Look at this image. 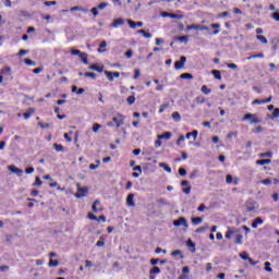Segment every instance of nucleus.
I'll list each match as a JSON object with an SVG mask.
<instances>
[{
    "label": "nucleus",
    "instance_id": "4468645a",
    "mask_svg": "<svg viewBox=\"0 0 279 279\" xmlns=\"http://www.w3.org/2000/svg\"><path fill=\"white\" fill-rule=\"evenodd\" d=\"M263 223H264L263 218L257 217L254 219V221L252 222L251 226H252V228L256 229V228H258V226H263Z\"/></svg>",
    "mask_w": 279,
    "mask_h": 279
},
{
    "label": "nucleus",
    "instance_id": "2eb2a0df",
    "mask_svg": "<svg viewBox=\"0 0 279 279\" xmlns=\"http://www.w3.org/2000/svg\"><path fill=\"white\" fill-rule=\"evenodd\" d=\"M210 27H211V29H215L213 32L214 36H217V34H219L221 32V29H220L221 24H219V23L210 24Z\"/></svg>",
    "mask_w": 279,
    "mask_h": 279
},
{
    "label": "nucleus",
    "instance_id": "49530a36",
    "mask_svg": "<svg viewBox=\"0 0 279 279\" xmlns=\"http://www.w3.org/2000/svg\"><path fill=\"white\" fill-rule=\"evenodd\" d=\"M129 106H133V104L136 102V97L134 96H129L128 99H126Z\"/></svg>",
    "mask_w": 279,
    "mask_h": 279
},
{
    "label": "nucleus",
    "instance_id": "ea45409f",
    "mask_svg": "<svg viewBox=\"0 0 279 279\" xmlns=\"http://www.w3.org/2000/svg\"><path fill=\"white\" fill-rule=\"evenodd\" d=\"M39 128H41V130H49V128H51V125L49 123H45V122H38Z\"/></svg>",
    "mask_w": 279,
    "mask_h": 279
},
{
    "label": "nucleus",
    "instance_id": "dca6fc26",
    "mask_svg": "<svg viewBox=\"0 0 279 279\" xmlns=\"http://www.w3.org/2000/svg\"><path fill=\"white\" fill-rule=\"evenodd\" d=\"M155 274H160V267L155 266L149 270V278L150 279H156V277L154 276Z\"/></svg>",
    "mask_w": 279,
    "mask_h": 279
},
{
    "label": "nucleus",
    "instance_id": "0eeeda50",
    "mask_svg": "<svg viewBox=\"0 0 279 279\" xmlns=\"http://www.w3.org/2000/svg\"><path fill=\"white\" fill-rule=\"evenodd\" d=\"M86 195H88V187H78L75 197L82 199V197H86Z\"/></svg>",
    "mask_w": 279,
    "mask_h": 279
},
{
    "label": "nucleus",
    "instance_id": "a211bd4d",
    "mask_svg": "<svg viewBox=\"0 0 279 279\" xmlns=\"http://www.w3.org/2000/svg\"><path fill=\"white\" fill-rule=\"evenodd\" d=\"M106 47H108V43L106 40H102L98 48V53H106Z\"/></svg>",
    "mask_w": 279,
    "mask_h": 279
},
{
    "label": "nucleus",
    "instance_id": "9b49d317",
    "mask_svg": "<svg viewBox=\"0 0 279 279\" xmlns=\"http://www.w3.org/2000/svg\"><path fill=\"white\" fill-rule=\"evenodd\" d=\"M121 25H125L123 17L114 19L110 26L117 29V27H121Z\"/></svg>",
    "mask_w": 279,
    "mask_h": 279
},
{
    "label": "nucleus",
    "instance_id": "8fccbe9b",
    "mask_svg": "<svg viewBox=\"0 0 279 279\" xmlns=\"http://www.w3.org/2000/svg\"><path fill=\"white\" fill-rule=\"evenodd\" d=\"M265 271L271 272L274 269H271V263L265 262Z\"/></svg>",
    "mask_w": 279,
    "mask_h": 279
},
{
    "label": "nucleus",
    "instance_id": "a878e982",
    "mask_svg": "<svg viewBox=\"0 0 279 279\" xmlns=\"http://www.w3.org/2000/svg\"><path fill=\"white\" fill-rule=\"evenodd\" d=\"M256 165L264 166V165H271V159H259L256 161Z\"/></svg>",
    "mask_w": 279,
    "mask_h": 279
},
{
    "label": "nucleus",
    "instance_id": "37998d69",
    "mask_svg": "<svg viewBox=\"0 0 279 279\" xmlns=\"http://www.w3.org/2000/svg\"><path fill=\"white\" fill-rule=\"evenodd\" d=\"M171 256H180L181 258H184V255H182V251L180 250L172 251Z\"/></svg>",
    "mask_w": 279,
    "mask_h": 279
},
{
    "label": "nucleus",
    "instance_id": "bb28decb",
    "mask_svg": "<svg viewBox=\"0 0 279 279\" xmlns=\"http://www.w3.org/2000/svg\"><path fill=\"white\" fill-rule=\"evenodd\" d=\"M99 204H101L100 202H99V199H96L95 202H94V204H93V206H92V210H93V213H99V208H97V206H99Z\"/></svg>",
    "mask_w": 279,
    "mask_h": 279
},
{
    "label": "nucleus",
    "instance_id": "774afa93",
    "mask_svg": "<svg viewBox=\"0 0 279 279\" xmlns=\"http://www.w3.org/2000/svg\"><path fill=\"white\" fill-rule=\"evenodd\" d=\"M170 19H182V15L175 14V13H170Z\"/></svg>",
    "mask_w": 279,
    "mask_h": 279
},
{
    "label": "nucleus",
    "instance_id": "4c0bfd02",
    "mask_svg": "<svg viewBox=\"0 0 279 279\" xmlns=\"http://www.w3.org/2000/svg\"><path fill=\"white\" fill-rule=\"evenodd\" d=\"M84 76L92 77V80H97V74H95V72H85Z\"/></svg>",
    "mask_w": 279,
    "mask_h": 279
},
{
    "label": "nucleus",
    "instance_id": "6ab92c4d",
    "mask_svg": "<svg viewBox=\"0 0 279 279\" xmlns=\"http://www.w3.org/2000/svg\"><path fill=\"white\" fill-rule=\"evenodd\" d=\"M34 112H36V109H34V108L27 109V111L23 113L24 119L25 120L29 119L32 117V114H34Z\"/></svg>",
    "mask_w": 279,
    "mask_h": 279
},
{
    "label": "nucleus",
    "instance_id": "f03ea898",
    "mask_svg": "<svg viewBox=\"0 0 279 279\" xmlns=\"http://www.w3.org/2000/svg\"><path fill=\"white\" fill-rule=\"evenodd\" d=\"M70 51L72 56H78L83 64H88V54L86 52H82L81 50H77L75 48H71Z\"/></svg>",
    "mask_w": 279,
    "mask_h": 279
},
{
    "label": "nucleus",
    "instance_id": "c85d7f7f",
    "mask_svg": "<svg viewBox=\"0 0 279 279\" xmlns=\"http://www.w3.org/2000/svg\"><path fill=\"white\" fill-rule=\"evenodd\" d=\"M201 90H202V94H203V95H210V93H211V89L208 88V86H206V85H203V86L201 87Z\"/></svg>",
    "mask_w": 279,
    "mask_h": 279
},
{
    "label": "nucleus",
    "instance_id": "39448f33",
    "mask_svg": "<svg viewBox=\"0 0 279 279\" xmlns=\"http://www.w3.org/2000/svg\"><path fill=\"white\" fill-rule=\"evenodd\" d=\"M186 29L187 31L199 29L201 32H208L209 31L208 26L202 25V24H191V25H187Z\"/></svg>",
    "mask_w": 279,
    "mask_h": 279
},
{
    "label": "nucleus",
    "instance_id": "13d9d810",
    "mask_svg": "<svg viewBox=\"0 0 279 279\" xmlns=\"http://www.w3.org/2000/svg\"><path fill=\"white\" fill-rule=\"evenodd\" d=\"M228 69H232L233 71H236V69H239V65H236L235 63H227Z\"/></svg>",
    "mask_w": 279,
    "mask_h": 279
},
{
    "label": "nucleus",
    "instance_id": "4be33fe9",
    "mask_svg": "<svg viewBox=\"0 0 279 279\" xmlns=\"http://www.w3.org/2000/svg\"><path fill=\"white\" fill-rule=\"evenodd\" d=\"M0 73H1V75H9L10 76V75H12V68L5 66V68L0 70Z\"/></svg>",
    "mask_w": 279,
    "mask_h": 279
},
{
    "label": "nucleus",
    "instance_id": "f3484780",
    "mask_svg": "<svg viewBox=\"0 0 279 279\" xmlns=\"http://www.w3.org/2000/svg\"><path fill=\"white\" fill-rule=\"evenodd\" d=\"M133 171H138V172H133V178H140L141 174L143 173V168L141 166H135L133 168Z\"/></svg>",
    "mask_w": 279,
    "mask_h": 279
},
{
    "label": "nucleus",
    "instance_id": "79ce46f5",
    "mask_svg": "<svg viewBox=\"0 0 279 279\" xmlns=\"http://www.w3.org/2000/svg\"><path fill=\"white\" fill-rule=\"evenodd\" d=\"M195 101L196 104H206V98L204 96H197Z\"/></svg>",
    "mask_w": 279,
    "mask_h": 279
},
{
    "label": "nucleus",
    "instance_id": "864d4df0",
    "mask_svg": "<svg viewBox=\"0 0 279 279\" xmlns=\"http://www.w3.org/2000/svg\"><path fill=\"white\" fill-rule=\"evenodd\" d=\"M24 62H25V64H27L28 66H36V62L33 61L32 59H25Z\"/></svg>",
    "mask_w": 279,
    "mask_h": 279
},
{
    "label": "nucleus",
    "instance_id": "aec40b11",
    "mask_svg": "<svg viewBox=\"0 0 279 279\" xmlns=\"http://www.w3.org/2000/svg\"><path fill=\"white\" fill-rule=\"evenodd\" d=\"M198 134H199V132H197V130H194V131H192V132L186 133L185 138H191V137H193L194 141H196Z\"/></svg>",
    "mask_w": 279,
    "mask_h": 279
},
{
    "label": "nucleus",
    "instance_id": "c756f323",
    "mask_svg": "<svg viewBox=\"0 0 279 279\" xmlns=\"http://www.w3.org/2000/svg\"><path fill=\"white\" fill-rule=\"evenodd\" d=\"M256 58H265V54L263 52L252 54V56L247 57L246 60H254Z\"/></svg>",
    "mask_w": 279,
    "mask_h": 279
},
{
    "label": "nucleus",
    "instance_id": "1a4fd4ad",
    "mask_svg": "<svg viewBox=\"0 0 279 279\" xmlns=\"http://www.w3.org/2000/svg\"><path fill=\"white\" fill-rule=\"evenodd\" d=\"M236 232H239V229L228 227V230H227V232L225 234V238L228 241H230V239H232V236H234V234H236Z\"/></svg>",
    "mask_w": 279,
    "mask_h": 279
},
{
    "label": "nucleus",
    "instance_id": "20e7f679",
    "mask_svg": "<svg viewBox=\"0 0 279 279\" xmlns=\"http://www.w3.org/2000/svg\"><path fill=\"white\" fill-rule=\"evenodd\" d=\"M174 228H180V226H183L185 230L189 229V222L186 221V218L180 217L178 220L173 221Z\"/></svg>",
    "mask_w": 279,
    "mask_h": 279
},
{
    "label": "nucleus",
    "instance_id": "f8f14e48",
    "mask_svg": "<svg viewBox=\"0 0 279 279\" xmlns=\"http://www.w3.org/2000/svg\"><path fill=\"white\" fill-rule=\"evenodd\" d=\"M9 171H11L12 173H15V175H19V178H21L23 175V170L17 168L14 165H11L8 167Z\"/></svg>",
    "mask_w": 279,
    "mask_h": 279
},
{
    "label": "nucleus",
    "instance_id": "e2e57ef3",
    "mask_svg": "<svg viewBox=\"0 0 279 279\" xmlns=\"http://www.w3.org/2000/svg\"><path fill=\"white\" fill-rule=\"evenodd\" d=\"M226 182H227V184H232V182H233L232 174H227Z\"/></svg>",
    "mask_w": 279,
    "mask_h": 279
},
{
    "label": "nucleus",
    "instance_id": "3c124183",
    "mask_svg": "<svg viewBox=\"0 0 279 279\" xmlns=\"http://www.w3.org/2000/svg\"><path fill=\"white\" fill-rule=\"evenodd\" d=\"M90 12L94 17L99 16V9H97V7L92 8Z\"/></svg>",
    "mask_w": 279,
    "mask_h": 279
},
{
    "label": "nucleus",
    "instance_id": "393cba45",
    "mask_svg": "<svg viewBox=\"0 0 279 279\" xmlns=\"http://www.w3.org/2000/svg\"><path fill=\"white\" fill-rule=\"evenodd\" d=\"M70 11L71 12H84V13H86V12H88V9H85V8H81V7H72L71 9H70Z\"/></svg>",
    "mask_w": 279,
    "mask_h": 279
},
{
    "label": "nucleus",
    "instance_id": "423d86ee",
    "mask_svg": "<svg viewBox=\"0 0 279 279\" xmlns=\"http://www.w3.org/2000/svg\"><path fill=\"white\" fill-rule=\"evenodd\" d=\"M104 73L106 74L109 82H114V77H121V73L119 72H110L108 70H105Z\"/></svg>",
    "mask_w": 279,
    "mask_h": 279
},
{
    "label": "nucleus",
    "instance_id": "09e8293b",
    "mask_svg": "<svg viewBox=\"0 0 279 279\" xmlns=\"http://www.w3.org/2000/svg\"><path fill=\"white\" fill-rule=\"evenodd\" d=\"M33 186H43V180H40V177H36Z\"/></svg>",
    "mask_w": 279,
    "mask_h": 279
},
{
    "label": "nucleus",
    "instance_id": "6e6552de",
    "mask_svg": "<svg viewBox=\"0 0 279 279\" xmlns=\"http://www.w3.org/2000/svg\"><path fill=\"white\" fill-rule=\"evenodd\" d=\"M184 64H186V57L182 56L179 61L174 62V69L180 71V69H184Z\"/></svg>",
    "mask_w": 279,
    "mask_h": 279
},
{
    "label": "nucleus",
    "instance_id": "473e14b6",
    "mask_svg": "<svg viewBox=\"0 0 279 279\" xmlns=\"http://www.w3.org/2000/svg\"><path fill=\"white\" fill-rule=\"evenodd\" d=\"M172 119H173V121H181L182 120V117L180 116V112H178V111H174L173 113H172Z\"/></svg>",
    "mask_w": 279,
    "mask_h": 279
},
{
    "label": "nucleus",
    "instance_id": "b1692460",
    "mask_svg": "<svg viewBox=\"0 0 279 279\" xmlns=\"http://www.w3.org/2000/svg\"><path fill=\"white\" fill-rule=\"evenodd\" d=\"M235 245H243V234L241 233H238L235 235V242H234Z\"/></svg>",
    "mask_w": 279,
    "mask_h": 279
},
{
    "label": "nucleus",
    "instance_id": "412c9836",
    "mask_svg": "<svg viewBox=\"0 0 279 279\" xmlns=\"http://www.w3.org/2000/svg\"><path fill=\"white\" fill-rule=\"evenodd\" d=\"M126 204H128V206H136V204L134 203V194H129L128 195Z\"/></svg>",
    "mask_w": 279,
    "mask_h": 279
},
{
    "label": "nucleus",
    "instance_id": "680f3d73",
    "mask_svg": "<svg viewBox=\"0 0 279 279\" xmlns=\"http://www.w3.org/2000/svg\"><path fill=\"white\" fill-rule=\"evenodd\" d=\"M278 117H279V108H276L272 111V119H278Z\"/></svg>",
    "mask_w": 279,
    "mask_h": 279
},
{
    "label": "nucleus",
    "instance_id": "f704fd0d",
    "mask_svg": "<svg viewBox=\"0 0 279 279\" xmlns=\"http://www.w3.org/2000/svg\"><path fill=\"white\" fill-rule=\"evenodd\" d=\"M168 108H169V102L162 104L159 107V114H162V112H165Z\"/></svg>",
    "mask_w": 279,
    "mask_h": 279
},
{
    "label": "nucleus",
    "instance_id": "6e6d98bb",
    "mask_svg": "<svg viewBox=\"0 0 279 279\" xmlns=\"http://www.w3.org/2000/svg\"><path fill=\"white\" fill-rule=\"evenodd\" d=\"M96 8H97V10H106V8H108V2H101Z\"/></svg>",
    "mask_w": 279,
    "mask_h": 279
},
{
    "label": "nucleus",
    "instance_id": "0e129e2a",
    "mask_svg": "<svg viewBox=\"0 0 279 279\" xmlns=\"http://www.w3.org/2000/svg\"><path fill=\"white\" fill-rule=\"evenodd\" d=\"M43 66H39V68H36V69H34L33 70V73L35 74V75H38V73H43Z\"/></svg>",
    "mask_w": 279,
    "mask_h": 279
},
{
    "label": "nucleus",
    "instance_id": "c03bdc74",
    "mask_svg": "<svg viewBox=\"0 0 279 279\" xmlns=\"http://www.w3.org/2000/svg\"><path fill=\"white\" fill-rule=\"evenodd\" d=\"M179 43H189V35H183L177 38Z\"/></svg>",
    "mask_w": 279,
    "mask_h": 279
},
{
    "label": "nucleus",
    "instance_id": "69168bd1",
    "mask_svg": "<svg viewBox=\"0 0 279 279\" xmlns=\"http://www.w3.org/2000/svg\"><path fill=\"white\" fill-rule=\"evenodd\" d=\"M179 175H181L182 178H184V175H186V169L180 168V169H179Z\"/></svg>",
    "mask_w": 279,
    "mask_h": 279
},
{
    "label": "nucleus",
    "instance_id": "de8ad7c7",
    "mask_svg": "<svg viewBox=\"0 0 279 279\" xmlns=\"http://www.w3.org/2000/svg\"><path fill=\"white\" fill-rule=\"evenodd\" d=\"M93 132L97 133L99 130H101V124L99 123H94L92 128Z\"/></svg>",
    "mask_w": 279,
    "mask_h": 279
},
{
    "label": "nucleus",
    "instance_id": "ddd939ff",
    "mask_svg": "<svg viewBox=\"0 0 279 279\" xmlns=\"http://www.w3.org/2000/svg\"><path fill=\"white\" fill-rule=\"evenodd\" d=\"M90 71H97V73H104V65L97 63L89 65Z\"/></svg>",
    "mask_w": 279,
    "mask_h": 279
},
{
    "label": "nucleus",
    "instance_id": "a18cd8bd",
    "mask_svg": "<svg viewBox=\"0 0 279 279\" xmlns=\"http://www.w3.org/2000/svg\"><path fill=\"white\" fill-rule=\"evenodd\" d=\"M106 240L104 239V236H100L99 241L96 243L97 247H104V245H106Z\"/></svg>",
    "mask_w": 279,
    "mask_h": 279
},
{
    "label": "nucleus",
    "instance_id": "7ed1b4c3",
    "mask_svg": "<svg viewBox=\"0 0 279 279\" xmlns=\"http://www.w3.org/2000/svg\"><path fill=\"white\" fill-rule=\"evenodd\" d=\"M112 121L116 123V128H121V125H125V116L118 112L116 117L112 118Z\"/></svg>",
    "mask_w": 279,
    "mask_h": 279
},
{
    "label": "nucleus",
    "instance_id": "72a5a7b5",
    "mask_svg": "<svg viewBox=\"0 0 279 279\" xmlns=\"http://www.w3.org/2000/svg\"><path fill=\"white\" fill-rule=\"evenodd\" d=\"M181 80H193V74L191 73H183L180 75Z\"/></svg>",
    "mask_w": 279,
    "mask_h": 279
},
{
    "label": "nucleus",
    "instance_id": "cd10ccee",
    "mask_svg": "<svg viewBox=\"0 0 279 279\" xmlns=\"http://www.w3.org/2000/svg\"><path fill=\"white\" fill-rule=\"evenodd\" d=\"M202 221H204V219L202 217H194V218H192V223L194 226H199V223H202Z\"/></svg>",
    "mask_w": 279,
    "mask_h": 279
},
{
    "label": "nucleus",
    "instance_id": "e433bc0d",
    "mask_svg": "<svg viewBox=\"0 0 279 279\" xmlns=\"http://www.w3.org/2000/svg\"><path fill=\"white\" fill-rule=\"evenodd\" d=\"M159 167L165 169L167 171V173H171V167H169V165L161 162V163H159Z\"/></svg>",
    "mask_w": 279,
    "mask_h": 279
},
{
    "label": "nucleus",
    "instance_id": "58836bf2",
    "mask_svg": "<svg viewBox=\"0 0 279 279\" xmlns=\"http://www.w3.org/2000/svg\"><path fill=\"white\" fill-rule=\"evenodd\" d=\"M271 156H274V153H271V151H266V153L259 154L260 158H271Z\"/></svg>",
    "mask_w": 279,
    "mask_h": 279
},
{
    "label": "nucleus",
    "instance_id": "2f4dec72",
    "mask_svg": "<svg viewBox=\"0 0 279 279\" xmlns=\"http://www.w3.org/2000/svg\"><path fill=\"white\" fill-rule=\"evenodd\" d=\"M211 74L216 80H221V72L219 70H213Z\"/></svg>",
    "mask_w": 279,
    "mask_h": 279
},
{
    "label": "nucleus",
    "instance_id": "603ef678",
    "mask_svg": "<svg viewBox=\"0 0 279 279\" xmlns=\"http://www.w3.org/2000/svg\"><path fill=\"white\" fill-rule=\"evenodd\" d=\"M126 23L129 24L131 29H136V22H134L132 20H126Z\"/></svg>",
    "mask_w": 279,
    "mask_h": 279
},
{
    "label": "nucleus",
    "instance_id": "4d7b16f0",
    "mask_svg": "<svg viewBox=\"0 0 279 279\" xmlns=\"http://www.w3.org/2000/svg\"><path fill=\"white\" fill-rule=\"evenodd\" d=\"M138 77H141V70L135 69L133 80H138Z\"/></svg>",
    "mask_w": 279,
    "mask_h": 279
},
{
    "label": "nucleus",
    "instance_id": "5701e85b",
    "mask_svg": "<svg viewBox=\"0 0 279 279\" xmlns=\"http://www.w3.org/2000/svg\"><path fill=\"white\" fill-rule=\"evenodd\" d=\"M157 138H159V141H162V138H165L166 141H169L171 138V132H166L163 134H160L157 136Z\"/></svg>",
    "mask_w": 279,
    "mask_h": 279
},
{
    "label": "nucleus",
    "instance_id": "a19ab883",
    "mask_svg": "<svg viewBox=\"0 0 279 279\" xmlns=\"http://www.w3.org/2000/svg\"><path fill=\"white\" fill-rule=\"evenodd\" d=\"M53 149H56L57 151H64V146L61 144H53Z\"/></svg>",
    "mask_w": 279,
    "mask_h": 279
},
{
    "label": "nucleus",
    "instance_id": "9d476101",
    "mask_svg": "<svg viewBox=\"0 0 279 279\" xmlns=\"http://www.w3.org/2000/svg\"><path fill=\"white\" fill-rule=\"evenodd\" d=\"M271 99H274L272 96H269L268 98L265 99H255L253 100V106H260V104H271Z\"/></svg>",
    "mask_w": 279,
    "mask_h": 279
},
{
    "label": "nucleus",
    "instance_id": "052dcab7",
    "mask_svg": "<svg viewBox=\"0 0 279 279\" xmlns=\"http://www.w3.org/2000/svg\"><path fill=\"white\" fill-rule=\"evenodd\" d=\"M125 58H132L134 56V51H132V49H129L125 53H124Z\"/></svg>",
    "mask_w": 279,
    "mask_h": 279
},
{
    "label": "nucleus",
    "instance_id": "c9c22d12",
    "mask_svg": "<svg viewBox=\"0 0 279 279\" xmlns=\"http://www.w3.org/2000/svg\"><path fill=\"white\" fill-rule=\"evenodd\" d=\"M49 267H58L60 262L58 259H50L48 263Z\"/></svg>",
    "mask_w": 279,
    "mask_h": 279
},
{
    "label": "nucleus",
    "instance_id": "5fc2aeb1",
    "mask_svg": "<svg viewBox=\"0 0 279 279\" xmlns=\"http://www.w3.org/2000/svg\"><path fill=\"white\" fill-rule=\"evenodd\" d=\"M44 5H46V8H51V5H58L57 1H46L44 2Z\"/></svg>",
    "mask_w": 279,
    "mask_h": 279
},
{
    "label": "nucleus",
    "instance_id": "338daca9",
    "mask_svg": "<svg viewBox=\"0 0 279 279\" xmlns=\"http://www.w3.org/2000/svg\"><path fill=\"white\" fill-rule=\"evenodd\" d=\"M271 17L279 23V12L272 13Z\"/></svg>",
    "mask_w": 279,
    "mask_h": 279
},
{
    "label": "nucleus",
    "instance_id": "f257e3e1",
    "mask_svg": "<svg viewBox=\"0 0 279 279\" xmlns=\"http://www.w3.org/2000/svg\"><path fill=\"white\" fill-rule=\"evenodd\" d=\"M242 121H250L252 125L256 123H263V119L258 117L256 113H246L243 116Z\"/></svg>",
    "mask_w": 279,
    "mask_h": 279
},
{
    "label": "nucleus",
    "instance_id": "bf43d9fd",
    "mask_svg": "<svg viewBox=\"0 0 279 279\" xmlns=\"http://www.w3.org/2000/svg\"><path fill=\"white\" fill-rule=\"evenodd\" d=\"M240 258H242V260H248L250 256L247 255V252H243L240 254Z\"/></svg>",
    "mask_w": 279,
    "mask_h": 279
},
{
    "label": "nucleus",
    "instance_id": "7c9ffc66",
    "mask_svg": "<svg viewBox=\"0 0 279 279\" xmlns=\"http://www.w3.org/2000/svg\"><path fill=\"white\" fill-rule=\"evenodd\" d=\"M256 38L262 43V45H267L268 43L267 37H265L264 35H257Z\"/></svg>",
    "mask_w": 279,
    "mask_h": 279
}]
</instances>
